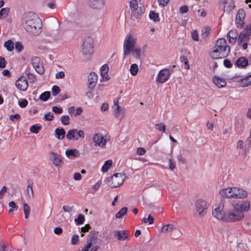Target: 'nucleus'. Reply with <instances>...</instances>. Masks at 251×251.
I'll return each instance as SVG.
<instances>
[{"label":"nucleus","mask_w":251,"mask_h":251,"mask_svg":"<svg viewBox=\"0 0 251 251\" xmlns=\"http://www.w3.org/2000/svg\"><path fill=\"white\" fill-rule=\"evenodd\" d=\"M21 23L23 28L30 34L37 36L42 32V21L38 16L32 12L24 14Z\"/></svg>","instance_id":"f257e3e1"},{"label":"nucleus","mask_w":251,"mask_h":251,"mask_svg":"<svg viewBox=\"0 0 251 251\" xmlns=\"http://www.w3.org/2000/svg\"><path fill=\"white\" fill-rule=\"evenodd\" d=\"M229 207L226 211V222H235L241 221L244 218V212L248 211L250 203L248 201L231 203L228 202Z\"/></svg>","instance_id":"f03ea898"},{"label":"nucleus","mask_w":251,"mask_h":251,"mask_svg":"<svg viewBox=\"0 0 251 251\" xmlns=\"http://www.w3.org/2000/svg\"><path fill=\"white\" fill-rule=\"evenodd\" d=\"M230 52V48L227 45L226 40L225 38H220L216 41L210 55L212 58L217 59L226 57Z\"/></svg>","instance_id":"7ed1b4c3"},{"label":"nucleus","mask_w":251,"mask_h":251,"mask_svg":"<svg viewBox=\"0 0 251 251\" xmlns=\"http://www.w3.org/2000/svg\"><path fill=\"white\" fill-rule=\"evenodd\" d=\"M131 17L133 21H138L144 13L145 8L141 0H131L129 2Z\"/></svg>","instance_id":"20e7f679"},{"label":"nucleus","mask_w":251,"mask_h":251,"mask_svg":"<svg viewBox=\"0 0 251 251\" xmlns=\"http://www.w3.org/2000/svg\"><path fill=\"white\" fill-rule=\"evenodd\" d=\"M229 205L228 202H226L225 201L222 200L218 207L212 212L213 216L219 220L226 222V211Z\"/></svg>","instance_id":"39448f33"},{"label":"nucleus","mask_w":251,"mask_h":251,"mask_svg":"<svg viewBox=\"0 0 251 251\" xmlns=\"http://www.w3.org/2000/svg\"><path fill=\"white\" fill-rule=\"evenodd\" d=\"M251 26H247L246 28L242 31L238 36V42L239 45H242L244 50L248 48V41L251 35Z\"/></svg>","instance_id":"423d86ee"},{"label":"nucleus","mask_w":251,"mask_h":251,"mask_svg":"<svg viewBox=\"0 0 251 251\" xmlns=\"http://www.w3.org/2000/svg\"><path fill=\"white\" fill-rule=\"evenodd\" d=\"M136 41V39L134 38L131 34H127L126 35L124 43V55H127L131 52Z\"/></svg>","instance_id":"0eeeda50"},{"label":"nucleus","mask_w":251,"mask_h":251,"mask_svg":"<svg viewBox=\"0 0 251 251\" xmlns=\"http://www.w3.org/2000/svg\"><path fill=\"white\" fill-rule=\"evenodd\" d=\"M125 176L121 173L115 174L108 180L107 185L111 188H115L122 185L124 181Z\"/></svg>","instance_id":"6e6552de"},{"label":"nucleus","mask_w":251,"mask_h":251,"mask_svg":"<svg viewBox=\"0 0 251 251\" xmlns=\"http://www.w3.org/2000/svg\"><path fill=\"white\" fill-rule=\"evenodd\" d=\"M93 40L91 37L85 38L82 45V52L84 56L90 55L93 52Z\"/></svg>","instance_id":"1a4fd4ad"},{"label":"nucleus","mask_w":251,"mask_h":251,"mask_svg":"<svg viewBox=\"0 0 251 251\" xmlns=\"http://www.w3.org/2000/svg\"><path fill=\"white\" fill-rule=\"evenodd\" d=\"M208 206L207 202L203 200L199 199L195 202V209L201 217L206 214Z\"/></svg>","instance_id":"9d476101"},{"label":"nucleus","mask_w":251,"mask_h":251,"mask_svg":"<svg viewBox=\"0 0 251 251\" xmlns=\"http://www.w3.org/2000/svg\"><path fill=\"white\" fill-rule=\"evenodd\" d=\"M109 139L108 136H104L101 133L95 134L93 137V141L95 143V146H99L102 148H105L107 142Z\"/></svg>","instance_id":"9b49d317"},{"label":"nucleus","mask_w":251,"mask_h":251,"mask_svg":"<svg viewBox=\"0 0 251 251\" xmlns=\"http://www.w3.org/2000/svg\"><path fill=\"white\" fill-rule=\"evenodd\" d=\"M85 133L82 130L71 129L68 131L66 137L69 140H77L79 138H84Z\"/></svg>","instance_id":"f8f14e48"},{"label":"nucleus","mask_w":251,"mask_h":251,"mask_svg":"<svg viewBox=\"0 0 251 251\" xmlns=\"http://www.w3.org/2000/svg\"><path fill=\"white\" fill-rule=\"evenodd\" d=\"M31 63L33 67L38 74L42 75L45 73L43 64L39 57H32L31 59Z\"/></svg>","instance_id":"ddd939ff"},{"label":"nucleus","mask_w":251,"mask_h":251,"mask_svg":"<svg viewBox=\"0 0 251 251\" xmlns=\"http://www.w3.org/2000/svg\"><path fill=\"white\" fill-rule=\"evenodd\" d=\"M170 76V72L168 69H163L159 71L156 77V81L163 83L167 81Z\"/></svg>","instance_id":"4468645a"},{"label":"nucleus","mask_w":251,"mask_h":251,"mask_svg":"<svg viewBox=\"0 0 251 251\" xmlns=\"http://www.w3.org/2000/svg\"><path fill=\"white\" fill-rule=\"evenodd\" d=\"M231 188L232 192V198L244 199L247 197L248 193L246 191L236 187Z\"/></svg>","instance_id":"2eb2a0df"},{"label":"nucleus","mask_w":251,"mask_h":251,"mask_svg":"<svg viewBox=\"0 0 251 251\" xmlns=\"http://www.w3.org/2000/svg\"><path fill=\"white\" fill-rule=\"evenodd\" d=\"M246 16V13L243 9L238 10L235 19V22L237 27H242L244 24V20Z\"/></svg>","instance_id":"dca6fc26"},{"label":"nucleus","mask_w":251,"mask_h":251,"mask_svg":"<svg viewBox=\"0 0 251 251\" xmlns=\"http://www.w3.org/2000/svg\"><path fill=\"white\" fill-rule=\"evenodd\" d=\"M98 81V76L94 72L91 73L88 76V87L91 90L94 88Z\"/></svg>","instance_id":"f3484780"},{"label":"nucleus","mask_w":251,"mask_h":251,"mask_svg":"<svg viewBox=\"0 0 251 251\" xmlns=\"http://www.w3.org/2000/svg\"><path fill=\"white\" fill-rule=\"evenodd\" d=\"M50 159L52 161L53 164L56 166H61L63 164L61 156L53 151L50 152Z\"/></svg>","instance_id":"a211bd4d"},{"label":"nucleus","mask_w":251,"mask_h":251,"mask_svg":"<svg viewBox=\"0 0 251 251\" xmlns=\"http://www.w3.org/2000/svg\"><path fill=\"white\" fill-rule=\"evenodd\" d=\"M28 87V83L25 77H21L17 80V88L22 91H25Z\"/></svg>","instance_id":"6ab92c4d"},{"label":"nucleus","mask_w":251,"mask_h":251,"mask_svg":"<svg viewBox=\"0 0 251 251\" xmlns=\"http://www.w3.org/2000/svg\"><path fill=\"white\" fill-rule=\"evenodd\" d=\"M104 4L103 0H88V5L94 9H100Z\"/></svg>","instance_id":"aec40b11"},{"label":"nucleus","mask_w":251,"mask_h":251,"mask_svg":"<svg viewBox=\"0 0 251 251\" xmlns=\"http://www.w3.org/2000/svg\"><path fill=\"white\" fill-rule=\"evenodd\" d=\"M116 235L118 240L124 241L128 239L129 232L127 230H118L116 231Z\"/></svg>","instance_id":"412c9836"},{"label":"nucleus","mask_w":251,"mask_h":251,"mask_svg":"<svg viewBox=\"0 0 251 251\" xmlns=\"http://www.w3.org/2000/svg\"><path fill=\"white\" fill-rule=\"evenodd\" d=\"M238 37V32L236 30H230L227 35V37L230 43L234 44L237 40Z\"/></svg>","instance_id":"4be33fe9"},{"label":"nucleus","mask_w":251,"mask_h":251,"mask_svg":"<svg viewBox=\"0 0 251 251\" xmlns=\"http://www.w3.org/2000/svg\"><path fill=\"white\" fill-rule=\"evenodd\" d=\"M231 190L232 189L231 187H227L221 190L220 194L223 197L232 198V192Z\"/></svg>","instance_id":"5701e85b"},{"label":"nucleus","mask_w":251,"mask_h":251,"mask_svg":"<svg viewBox=\"0 0 251 251\" xmlns=\"http://www.w3.org/2000/svg\"><path fill=\"white\" fill-rule=\"evenodd\" d=\"M236 64L239 68H245L248 65V61L245 57H241L237 60Z\"/></svg>","instance_id":"b1692460"},{"label":"nucleus","mask_w":251,"mask_h":251,"mask_svg":"<svg viewBox=\"0 0 251 251\" xmlns=\"http://www.w3.org/2000/svg\"><path fill=\"white\" fill-rule=\"evenodd\" d=\"M66 156L70 159L78 157L79 153L78 151L76 149H71L67 150L65 152Z\"/></svg>","instance_id":"393cba45"},{"label":"nucleus","mask_w":251,"mask_h":251,"mask_svg":"<svg viewBox=\"0 0 251 251\" xmlns=\"http://www.w3.org/2000/svg\"><path fill=\"white\" fill-rule=\"evenodd\" d=\"M98 233V232L95 231H91L90 232L88 235V238L87 239V243H89L92 245L93 243H96L97 239Z\"/></svg>","instance_id":"a878e982"},{"label":"nucleus","mask_w":251,"mask_h":251,"mask_svg":"<svg viewBox=\"0 0 251 251\" xmlns=\"http://www.w3.org/2000/svg\"><path fill=\"white\" fill-rule=\"evenodd\" d=\"M213 82L219 88L223 87L226 85V81L224 79L216 76L213 77Z\"/></svg>","instance_id":"bb28decb"},{"label":"nucleus","mask_w":251,"mask_h":251,"mask_svg":"<svg viewBox=\"0 0 251 251\" xmlns=\"http://www.w3.org/2000/svg\"><path fill=\"white\" fill-rule=\"evenodd\" d=\"M55 133L56 135V137L58 139H63L65 136V130L63 128H57L55 130Z\"/></svg>","instance_id":"cd10ccee"},{"label":"nucleus","mask_w":251,"mask_h":251,"mask_svg":"<svg viewBox=\"0 0 251 251\" xmlns=\"http://www.w3.org/2000/svg\"><path fill=\"white\" fill-rule=\"evenodd\" d=\"M241 86L243 87H247L251 84V75L246 76L241 79Z\"/></svg>","instance_id":"c85d7f7f"},{"label":"nucleus","mask_w":251,"mask_h":251,"mask_svg":"<svg viewBox=\"0 0 251 251\" xmlns=\"http://www.w3.org/2000/svg\"><path fill=\"white\" fill-rule=\"evenodd\" d=\"M175 229H176V228L173 225L168 224V225L164 226L161 228V232H164V233H168V232H171L172 231H173V230H174Z\"/></svg>","instance_id":"c756f323"},{"label":"nucleus","mask_w":251,"mask_h":251,"mask_svg":"<svg viewBox=\"0 0 251 251\" xmlns=\"http://www.w3.org/2000/svg\"><path fill=\"white\" fill-rule=\"evenodd\" d=\"M14 44L13 41L11 40H8L6 41L4 44V47L8 51H12L14 49Z\"/></svg>","instance_id":"7c9ffc66"},{"label":"nucleus","mask_w":251,"mask_h":251,"mask_svg":"<svg viewBox=\"0 0 251 251\" xmlns=\"http://www.w3.org/2000/svg\"><path fill=\"white\" fill-rule=\"evenodd\" d=\"M109 67L107 65L105 64L103 65L100 69V74L103 77L106 78L108 75V72Z\"/></svg>","instance_id":"2f4dec72"},{"label":"nucleus","mask_w":251,"mask_h":251,"mask_svg":"<svg viewBox=\"0 0 251 251\" xmlns=\"http://www.w3.org/2000/svg\"><path fill=\"white\" fill-rule=\"evenodd\" d=\"M42 126L38 124L32 125L30 127V131L31 132L37 134L41 129Z\"/></svg>","instance_id":"473e14b6"},{"label":"nucleus","mask_w":251,"mask_h":251,"mask_svg":"<svg viewBox=\"0 0 251 251\" xmlns=\"http://www.w3.org/2000/svg\"><path fill=\"white\" fill-rule=\"evenodd\" d=\"M112 161L111 160H107L105 162L104 164L101 168V170L103 172H106L108 169L111 167Z\"/></svg>","instance_id":"72a5a7b5"},{"label":"nucleus","mask_w":251,"mask_h":251,"mask_svg":"<svg viewBox=\"0 0 251 251\" xmlns=\"http://www.w3.org/2000/svg\"><path fill=\"white\" fill-rule=\"evenodd\" d=\"M127 208L126 207L121 208L119 212H118L115 217L116 218H121L124 215L126 214Z\"/></svg>","instance_id":"f704fd0d"},{"label":"nucleus","mask_w":251,"mask_h":251,"mask_svg":"<svg viewBox=\"0 0 251 251\" xmlns=\"http://www.w3.org/2000/svg\"><path fill=\"white\" fill-rule=\"evenodd\" d=\"M149 17L154 22H158L160 21L158 14L153 11H151L150 12Z\"/></svg>","instance_id":"c9c22d12"},{"label":"nucleus","mask_w":251,"mask_h":251,"mask_svg":"<svg viewBox=\"0 0 251 251\" xmlns=\"http://www.w3.org/2000/svg\"><path fill=\"white\" fill-rule=\"evenodd\" d=\"M155 128L163 133H164L166 131V126L163 123H160L155 125Z\"/></svg>","instance_id":"e433bc0d"},{"label":"nucleus","mask_w":251,"mask_h":251,"mask_svg":"<svg viewBox=\"0 0 251 251\" xmlns=\"http://www.w3.org/2000/svg\"><path fill=\"white\" fill-rule=\"evenodd\" d=\"M130 72L132 75H135L137 74L138 72V67L136 64H133L131 65Z\"/></svg>","instance_id":"4c0bfd02"},{"label":"nucleus","mask_w":251,"mask_h":251,"mask_svg":"<svg viewBox=\"0 0 251 251\" xmlns=\"http://www.w3.org/2000/svg\"><path fill=\"white\" fill-rule=\"evenodd\" d=\"M50 96V93L49 91H46L41 94L39 99L44 101H47Z\"/></svg>","instance_id":"58836bf2"},{"label":"nucleus","mask_w":251,"mask_h":251,"mask_svg":"<svg viewBox=\"0 0 251 251\" xmlns=\"http://www.w3.org/2000/svg\"><path fill=\"white\" fill-rule=\"evenodd\" d=\"M211 28L210 27L207 26L204 27L201 30V34L203 38H206L208 35L211 32Z\"/></svg>","instance_id":"ea45409f"},{"label":"nucleus","mask_w":251,"mask_h":251,"mask_svg":"<svg viewBox=\"0 0 251 251\" xmlns=\"http://www.w3.org/2000/svg\"><path fill=\"white\" fill-rule=\"evenodd\" d=\"M101 182L100 181L97 182L94 185H93L88 191L90 193H94L100 187Z\"/></svg>","instance_id":"a19ab883"},{"label":"nucleus","mask_w":251,"mask_h":251,"mask_svg":"<svg viewBox=\"0 0 251 251\" xmlns=\"http://www.w3.org/2000/svg\"><path fill=\"white\" fill-rule=\"evenodd\" d=\"M23 209L25 215V218L27 219L30 213V208L27 204L24 203L23 205Z\"/></svg>","instance_id":"79ce46f5"},{"label":"nucleus","mask_w":251,"mask_h":251,"mask_svg":"<svg viewBox=\"0 0 251 251\" xmlns=\"http://www.w3.org/2000/svg\"><path fill=\"white\" fill-rule=\"evenodd\" d=\"M132 55L136 58L139 59L140 58L141 49V48H137L132 50L131 51Z\"/></svg>","instance_id":"37998d69"},{"label":"nucleus","mask_w":251,"mask_h":251,"mask_svg":"<svg viewBox=\"0 0 251 251\" xmlns=\"http://www.w3.org/2000/svg\"><path fill=\"white\" fill-rule=\"evenodd\" d=\"M70 117L68 115H63L61 116L60 118V120L62 123L65 126H67L70 124Z\"/></svg>","instance_id":"c03bdc74"},{"label":"nucleus","mask_w":251,"mask_h":251,"mask_svg":"<svg viewBox=\"0 0 251 251\" xmlns=\"http://www.w3.org/2000/svg\"><path fill=\"white\" fill-rule=\"evenodd\" d=\"M123 111V108L119 105H117L116 108L114 110V115L116 118H120V113Z\"/></svg>","instance_id":"a18cd8bd"},{"label":"nucleus","mask_w":251,"mask_h":251,"mask_svg":"<svg viewBox=\"0 0 251 251\" xmlns=\"http://www.w3.org/2000/svg\"><path fill=\"white\" fill-rule=\"evenodd\" d=\"M26 193L27 195L30 198H33L34 197V193L32 186L31 185H28L26 188Z\"/></svg>","instance_id":"49530a36"},{"label":"nucleus","mask_w":251,"mask_h":251,"mask_svg":"<svg viewBox=\"0 0 251 251\" xmlns=\"http://www.w3.org/2000/svg\"><path fill=\"white\" fill-rule=\"evenodd\" d=\"M85 218L83 215L81 214L78 215L77 219H75V222L77 225H81L83 223Z\"/></svg>","instance_id":"de8ad7c7"},{"label":"nucleus","mask_w":251,"mask_h":251,"mask_svg":"<svg viewBox=\"0 0 251 251\" xmlns=\"http://www.w3.org/2000/svg\"><path fill=\"white\" fill-rule=\"evenodd\" d=\"M9 12V8H3L0 10V19L4 18Z\"/></svg>","instance_id":"09e8293b"},{"label":"nucleus","mask_w":251,"mask_h":251,"mask_svg":"<svg viewBox=\"0 0 251 251\" xmlns=\"http://www.w3.org/2000/svg\"><path fill=\"white\" fill-rule=\"evenodd\" d=\"M60 91V88L57 85L53 86L52 88V95L54 96H55L57 95Z\"/></svg>","instance_id":"8fccbe9b"},{"label":"nucleus","mask_w":251,"mask_h":251,"mask_svg":"<svg viewBox=\"0 0 251 251\" xmlns=\"http://www.w3.org/2000/svg\"><path fill=\"white\" fill-rule=\"evenodd\" d=\"M53 118H54V116H53V114L52 113H51L50 112H49L45 115V116L44 117V119L45 121H50L52 120Z\"/></svg>","instance_id":"3c124183"},{"label":"nucleus","mask_w":251,"mask_h":251,"mask_svg":"<svg viewBox=\"0 0 251 251\" xmlns=\"http://www.w3.org/2000/svg\"><path fill=\"white\" fill-rule=\"evenodd\" d=\"M193 39L196 41L199 40V34L197 30H194L192 32L191 34Z\"/></svg>","instance_id":"603ef678"},{"label":"nucleus","mask_w":251,"mask_h":251,"mask_svg":"<svg viewBox=\"0 0 251 251\" xmlns=\"http://www.w3.org/2000/svg\"><path fill=\"white\" fill-rule=\"evenodd\" d=\"M18 104L21 107L24 108L27 105L28 101L25 99H24L22 101H19Z\"/></svg>","instance_id":"864d4df0"},{"label":"nucleus","mask_w":251,"mask_h":251,"mask_svg":"<svg viewBox=\"0 0 251 251\" xmlns=\"http://www.w3.org/2000/svg\"><path fill=\"white\" fill-rule=\"evenodd\" d=\"M52 110L55 113L61 114L63 112V109L61 108L58 107L57 106H54L52 108Z\"/></svg>","instance_id":"5fc2aeb1"},{"label":"nucleus","mask_w":251,"mask_h":251,"mask_svg":"<svg viewBox=\"0 0 251 251\" xmlns=\"http://www.w3.org/2000/svg\"><path fill=\"white\" fill-rule=\"evenodd\" d=\"M6 62L4 57L0 56V68H4L6 67Z\"/></svg>","instance_id":"6e6d98bb"},{"label":"nucleus","mask_w":251,"mask_h":251,"mask_svg":"<svg viewBox=\"0 0 251 251\" xmlns=\"http://www.w3.org/2000/svg\"><path fill=\"white\" fill-rule=\"evenodd\" d=\"M79 237L77 235H74L72 238V244L76 245L78 243Z\"/></svg>","instance_id":"4d7b16f0"},{"label":"nucleus","mask_w":251,"mask_h":251,"mask_svg":"<svg viewBox=\"0 0 251 251\" xmlns=\"http://www.w3.org/2000/svg\"><path fill=\"white\" fill-rule=\"evenodd\" d=\"M146 150L144 148L139 147L137 149V153L139 155H143L145 154Z\"/></svg>","instance_id":"13d9d810"},{"label":"nucleus","mask_w":251,"mask_h":251,"mask_svg":"<svg viewBox=\"0 0 251 251\" xmlns=\"http://www.w3.org/2000/svg\"><path fill=\"white\" fill-rule=\"evenodd\" d=\"M24 48V46L21 42H17V52H20Z\"/></svg>","instance_id":"bf43d9fd"},{"label":"nucleus","mask_w":251,"mask_h":251,"mask_svg":"<svg viewBox=\"0 0 251 251\" xmlns=\"http://www.w3.org/2000/svg\"><path fill=\"white\" fill-rule=\"evenodd\" d=\"M47 6L51 9H54L56 7V4L55 1L51 0L47 3Z\"/></svg>","instance_id":"052dcab7"},{"label":"nucleus","mask_w":251,"mask_h":251,"mask_svg":"<svg viewBox=\"0 0 251 251\" xmlns=\"http://www.w3.org/2000/svg\"><path fill=\"white\" fill-rule=\"evenodd\" d=\"M0 251H11L10 248L6 247L3 243H0Z\"/></svg>","instance_id":"680f3d73"},{"label":"nucleus","mask_w":251,"mask_h":251,"mask_svg":"<svg viewBox=\"0 0 251 251\" xmlns=\"http://www.w3.org/2000/svg\"><path fill=\"white\" fill-rule=\"evenodd\" d=\"M179 10L181 13L184 14L188 11V8L187 6L184 5L180 7Z\"/></svg>","instance_id":"e2e57ef3"},{"label":"nucleus","mask_w":251,"mask_h":251,"mask_svg":"<svg viewBox=\"0 0 251 251\" xmlns=\"http://www.w3.org/2000/svg\"><path fill=\"white\" fill-rule=\"evenodd\" d=\"M92 245L89 243H87V244L85 245L84 247L82 248L81 251H89L90 248L92 247Z\"/></svg>","instance_id":"0e129e2a"},{"label":"nucleus","mask_w":251,"mask_h":251,"mask_svg":"<svg viewBox=\"0 0 251 251\" xmlns=\"http://www.w3.org/2000/svg\"><path fill=\"white\" fill-rule=\"evenodd\" d=\"M7 191V188L5 186H3L0 191V199L2 198L5 195Z\"/></svg>","instance_id":"69168bd1"},{"label":"nucleus","mask_w":251,"mask_h":251,"mask_svg":"<svg viewBox=\"0 0 251 251\" xmlns=\"http://www.w3.org/2000/svg\"><path fill=\"white\" fill-rule=\"evenodd\" d=\"M224 65L227 68H230L232 67V64L230 61L228 59H225L224 61Z\"/></svg>","instance_id":"338daca9"},{"label":"nucleus","mask_w":251,"mask_h":251,"mask_svg":"<svg viewBox=\"0 0 251 251\" xmlns=\"http://www.w3.org/2000/svg\"><path fill=\"white\" fill-rule=\"evenodd\" d=\"M27 78L29 80H31L32 82H34L36 80L35 76L31 74L27 75Z\"/></svg>","instance_id":"774afa93"}]
</instances>
